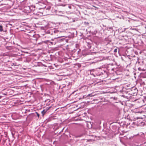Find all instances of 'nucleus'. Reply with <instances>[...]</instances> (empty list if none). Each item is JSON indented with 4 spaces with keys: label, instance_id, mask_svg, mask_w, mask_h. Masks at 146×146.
<instances>
[{
    "label": "nucleus",
    "instance_id": "16",
    "mask_svg": "<svg viewBox=\"0 0 146 146\" xmlns=\"http://www.w3.org/2000/svg\"><path fill=\"white\" fill-rule=\"evenodd\" d=\"M41 29L44 30H46L48 29L49 28V25H46L44 26L41 27Z\"/></svg>",
    "mask_w": 146,
    "mask_h": 146
},
{
    "label": "nucleus",
    "instance_id": "34",
    "mask_svg": "<svg viewBox=\"0 0 146 146\" xmlns=\"http://www.w3.org/2000/svg\"><path fill=\"white\" fill-rule=\"evenodd\" d=\"M47 41V42H48V40H47V41Z\"/></svg>",
    "mask_w": 146,
    "mask_h": 146
},
{
    "label": "nucleus",
    "instance_id": "6",
    "mask_svg": "<svg viewBox=\"0 0 146 146\" xmlns=\"http://www.w3.org/2000/svg\"><path fill=\"white\" fill-rule=\"evenodd\" d=\"M51 108V107H47L45 109H44L41 112L42 116H43L46 113H48L49 112V110Z\"/></svg>",
    "mask_w": 146,
    "mask_h": 146
},
{
    "label": "nucleus",
    "instance_id": "19",
    "mask_svg": "<svg viewBox=\"0 0 146 146\" xmlns=\"http://www.w3.org/2000/svg\"><path fill=\"white\" fill-rule=\"evenodd\" d=\"M3 31V27L2 25H0V31L1 32Z\"/></svg>",
    "mask_w": 146,
    "mask_h": 146
},
{
    "label": "nucleus",
    "instance_id": "26",
    "mask_svg": "<svg viewBox=\"0 0 146 146\" xmlns=\"http://www.w3.org/2000/svg\"><path fill=\"white\" fill-rule=\"evenodd\" d=\"M146 142H145L143 144V146H146Z\"/></svg>",
    "mask_w": 146,
    "mask_h": 146
},
{
    "label": "nucleus",
    "instance_id": "36",
    "mask_svg": "<svg viewBox=\"0 0 146 146\" xmlns=\"http://www.w3.org/2000/svg\"><path fill=\"white\" fill-rule=\"evenodd\" d=\"M137 119H138V117H137Z\"/></svg>",
    "mask_w": 146,
    "mask_h": 146
},
{
    "label": "nucleus",
    "instance_id": "2",
    "mask_svg": "<svg viewBox=\"0 0 146 146\" xmlns=\"http://www.w3.org/2000/svg\"><path fill=\"white\" fill-rule=\"evenodd\" d=\"M132 88V87L131 86L129 87L124 86L122 88V90H120V92L123 93H125L126 94L125 95H128L127 94H128V93L129 92Z\"/></svg>",
    "mask_w": 146,
    "mask_h": 146
},
{
    "label": "nucleus",
    "instance_id": "23",
    "mask_svg": "<svg viewBox=\"0 0 146 146\" xmlns=\"http://www.w3.org/2000/svg\"><path fill=\"white\" fill-rule=\"evenodd\" d=\"M42 43H46V42L45 41H42V42L41 43V42H40V43H39V44H42Z\"/></svg>",
    "mask_w": 146,
    "mask_h": 146
},
{
    "label": "nucleus",
    "instance_id": "28",
    "mask_svg": "<svg viewBox=\"0 0 146 146\" xmlns=\"http://www.w3.org/2000/svg\"><path fill=\"white\" fill-rule=\"evenodd\" d=\"M68 8H69L70 9H71V6H68Z\"/></svg>",
    "mask_w": 146,
    "mask_h": 146
},
{
    "label": "nucleus",
    "instance_id": "22",
    "mask_svg": "<svg viewBox=\"0 0 146 146\" xmlns=\"http://www.w3.org/2000/svg\"><path fill=\"white\" fill-rule=\"evenodd\" d=\"M36 114L37 115V117H38V118H39V114L37 112H36Z\"/></svg>",
    "mask_w": 146,
    "mask_h": 146
},
{
    "label": "nucleus",
    "instance_id": "21",
    "mask_svg": "<svg viewBox=\"0 0 146 146\" xmlns=\"http://www.w3.org/2000/svg\"><path fill=\"white\" fill-rule=\"evenodd\" d=\"M84 23L86 25H88L89 24V23H88L86 22H84Z\"/></svg>",
    "mask_w": 146,
    "mask_h": 146
},
{
    "label": "nucleus",
    "instance_id": "38",
    "mask_svg": "<svg viewBox=\"0 0 146 146\" xmlns=\"http://www.w3.org/2000/svg\"><path fill=\"white\" fill-rule=\"evenodd\" d=\"M62 36L64 37V36Z\"/></svg>",
    "mask_w": 146,
    "mask_h": 146
},
{
    "label": "nucleus",
    "instance_id": "13",
    "mask_svg": "<svg viewBox=\"0 0 146 146\" xmlns=\"http://www.w3.org/2000/svg\"><path fill=\"white\" fill-rule=\"evenodd\" d=\"M95 69H92L90 70V74L91 75H92L93 76H94L95 77V74H94L95 73Z\"/></svg>",
    "mask_w": 146,
    "mask_h": 146
},
{
    "label": "nucleus",
    "instance_id": "24",
    "mask_svg": "<svg viewBox=\"0 0 146 146\" xmlns=\"http://www.w3.org/2000/svg\"><path fill=\"white\" fill-rule=\"evenodd\" d=\"M124 86H126L127 87H129L130 86V85L129 84L125 85Z\"/></svg>",
    "mask_w": 146,
    "mask_h": 146
},
{
    "label": "nucleus",
    "instance_id": "5",
    "mask_svg": "<svg viewBox=\"0 0 146 146\" xmlns=\"http://www.w3.org/2000/svg\"><path fill=\"white\" fill-rule=\"evenodd\" d=\"M96 53L95 52H92L91 54H89L88 56L90 57V60H93L97 57L96 56Z\"/></svg>",
    "mask_w": 146,
    "mask_h": 146
},
{
    "label": "nucleus",
    "instance_id": "30",
    "mask_svg": "<svg viewBox=\"0 0 146 146\" xmlns=\"http://www.w3.org/2000/svg\"><path fill=\"white\" fill-rule=\"evenodd\" d=\"M109 29H112V28L111 27H110L109 28Z\"/></svg>",
    "mask_w": 146,
    "mask_h": 146
},
{
    "label": "nucleus",
    "instance_id": "15",
    "mask_svg": "<svg viewBox=\"0 0 146 146\" xmlns=\"http://www.w3.org/2000/svg\"><path fill=\"white\" fill-rule=\"evenodd\" d=\"M2 38L3 39H4V40L5 42H8V41L11 39V37H9V38H8L7 37H3Z\"/></svg>",
    "mask_w": 146,
    "mask_h": 146
},
{
    "label": "nucleus",
    "instance_id": "17",
    "mask_svg": "<svg viewBox=\"0 0 146 146\" xmlns=\"http://www.w3.org/2000/svg\"><path fill=\"white\" fill-rule=\"evenodd\" d=\"M86 44L87 46L86 47V48L88 49L90 48L91 47V44L87 43Z\"/></svg>",
    "mask_w": 146,
    "mask_h": 146
},
{
    "label": "nucleus",
    "instance_id": "33",
    "mask_svg": "<svg viewBox=\"0 0 146 146\" xmlns=\"http://www.w3.org/2000/svg\"><path fill=\"white\" fill-rule=\"evenodd\" d=\"M1 96H0V99H1Z\"/></svg>",
    "mask_w": 146,
    "mask_h": 146
},
{
    "label": "nucleus",
    "instance_id": "37",
    "mask_svg": "<svg viewBox=\"0 0 146 146\" xmlns=\"http://www.w3.org/2000/svg\"><path fill=\"white\" fill-rule=\"evenodd\" d=\"M33 36H34V35H33Z\"/></svg>",
    "mask_w": 146,
    "mask_h": 146
},
{
    "label": "nucleus",
    "instance_id": "7",
    "mask_svg": "<svg viewBox=\"0 0 146 146\" xmlns=\"http://www.w3.org/2000/svg\"><path fill=\"white\" fill-rule=\"evenodd\" d=\"M83 38L85 40L86 44H92V40L91 39L89 38L88 37H83Z\"/></svg>",
    "mask_w": 146,
    "mask_h": 146
},
{
    "label": "nucleus",
    "instance_id": "3",
    "mask_svg": "<svg viewBox=\"0 0 146 146\" xmlns=\"http://www.w3.org/2000/svg\"><path fill=\"white\" fill-rule=\"evenodd\" d=\"M61 37H57V38H54V39H52V40H55V42H68V39H65V38H61Z\"/></svg>",
    "mask_w": 146,
    "mask_h": 146
},
{
    "label": "nucleus",
    "instance_id": "9",
    "mask_svg": "<svg viewBox=\"0 0 146 146\" xmlns=\"http://www.w3.org/2000/svg\"><path fill=\"white\" fill-rule=\"evenodd\" d=\"M109 75V73L107 71L103 70L102 72H101V76L103 75L104 77H107Z\"/></svg>",
    "mask_w": 146,
    "mask_h": 146
},
{
    "label": "nucleus",
    "instance_id": "31",
    "mask_svg": "<svg viewBox=\"0 0 146 146\" xmlns=\"http://www.w3.org/2000/svg\"><path fill=\"white\" fill-rule=\"evenodd\" d=\"M61 92H63L64 91H63V90H61Z\"/></svg>",
    "mask_w": 146,
    "mask_h": 146
},
{
    "label": "nucleus",
    "instance_id": "8",
    "mask_svg": "<svg viewBox=\"0 0 146 146\" xmlns=\"http://www.w3.org/2000/svg\"><path fill=\"white\" fill-rule=\"evenodd\" d=\"M113 65V64H109L107 67V69L108 71H110V70H111L112 71H115V70H114L115 68H114L111 67V66H112Z\"/></svg>",
    "mask_w": 146,
    "mask_h": 146
},
{
    "label": "nucleus",
    "instance_id": "39",
    "mask_svg": "<svg viewBox=\"0 0 146 146\" xmlns=\"http://www.w3.org/2000/svg\"><path fill=\"white\" fill-rule=\"evenodd\" d=\"M145 117H146V116H145Z\"/></svg>",
    "mask_w": 146,
    "mask_h": 146
},
{
    "label": "nucleus",
    "instance_id": "14",
    "mask_svg": "<svg viewBox=\"0 0 146 146\" xmlns=\"http://www.w3.org/2000/svg\"><path fill=\"white\" fill-rule=\"evenodd\" d=\"M5 47L7 49L9 50H11L13 49L14 48L13 46H6Z\"/></svg>",
    "mask_w": 146,
    "mask_h": 146
},
{
    "label": "nucleus",
    "instance_id": "35",
    "mask_svg": "<svg viewBox=\"0 0 146 146\" xmlns=\"http://www.w3.org/2000/svg\"><path fill=\"white\" fill-rule=\"evenodd\" d=\"M71 50V51H72V50Z\"/></svg>",
    "mask_w": 146,
    "mask_h": 146
},
{
    "label": "nucleus",
    "instance_id": "10",
    "mask_svg": "<svg viewBox=\"0 0 146 146\" xmlns=\"http://www.w3.org/2000/svg\"><path fill=\"white\" fill-rule=\"evenodd\" d=\"M111 40L109 37H107L104 40V42L108 44L111 42Z\"/></svg>",
    "mask_w": 146,
    "mask_h": 146
},
{
    "label": "nucleus",
    "instance_id": "12",
    "mask_svg": "<svg viewBox=\"0 0 146 146\" xmlns=\"http://www.w3.org/2000/svg\"><path fill=\"white\" fill-rule=\"evenodd\" d=\"M95 76H101V72L100 70H98L96 69H95Z\"/></svg>",
    "mask_w": 146,
    "mask_h": 146
},
{
    "label": "nucleus",
    "instance_id": "20",
    "mask_svg": "<svg viewBox=\"0 0 146 146\" xmlns=\"http://www.w3.org/2000/svg\"><path fill=\"white\" fill-rule=\"evenodd\" d=\"M117 48L114 49L113 51V52L115 53H116L117 52Z\"/></svg>",
    "mask_w": 146,
    "mask_h": 146
},
{
    "label": "nucleus",
    "instance_id": "18",
    "mask_svg": "<svg viewBox=\"0 0 146 146\" xmlns=\"http://www.w3.org/2000/svg\"><path fill=\"white\" fill-rule=\"evenodd\" d=\"M83 134H81L80 135H76L75 136V137L76 138L80 137H81L82 136H83Z\"/></svg>",
    "mask_w": 146,
    "mask_h": 146
},
{
    "label": "nucleus",
    "instance_id": "25",
    "mask_svg": "<svg viewBox=\"0 0 146 146\" xmlns=\"http://www.w3.org/2000/svg\"><path fill=\"white\" fill-rule=\"evenodd\" d=\"M51 8V7H48L46 9H47L49 10Z\"/></svg>",
    "mask_w": 146,
    "mask_h": 146
},
{
    "label": "nucleus",
    "instance_id": "4",
    "mask_svg": "<svg viewBox=\"0 0 146 146\" xmlns=\"http://www.w3.org/2000/svg\"><path fill=\"white\" fill-rule=\"evenodd\" d=\"M133 137H136L137 138L139 139V141H141L143 139L145 138V135L142 132H140L136 135H134Z\"/></svg>",
    "mask_w": 146,
    "mask_h": 146
},
{
    "label": "nucleus",
    "instance_id": "29",
    "mask_svg": "<svg viewBox=\"0 0 146 146\" xmlns=\"http://www.w3.org/2000/svg\"><path fill=\"white\" fill-rule=\"evenodd\" d=\"M91 94H88V96H91Z\"/></svg>",
    "mask_w": 146,
    "mask_h": 146
},
{
    "label": "nucleus",
    "instance_id": "27",
    "mask_svg": "<svg viewBox=\"0 0 146 146\" xmlns=\"http://www.w3.org/2000/svg\"><path fill=\"white\" fill-rule=\"evenodd\" d=\"M138 69L139 70H140V71L142 70V69L141 68H139Z\"/></svg>",
    "mask_w": 146,
    "mask_h": 146
},
{
    "label": "nucleus",
    "instance_id": "1",
    "mask_svg": "<svg viewBox=\"0 0 146 146\" xmlns=\"http://www.w3.org/2000/svg\"><path fill=\"white\" fill-rule=\"evenodd\" d=\"M137 90L135 87H132L131 91L128 94V95H123L122 96L126 98L127 99H129L131 96L132 94H136L137 93Z\"/></svg>",
    "mask_w": 146,
    "mask_h": 146
},
{
    "label": "nucleus",
    "instance_id": "11",
    "mask_svg": "<svg viewBox=\"0 0 146 146\" xmlns=\"http://www.w3.org/2000/svg\"><path fill=\"white\" fill-rule=\"evenodd\" d=\"M65 82H66V84H64L62 85V89L63 88H64L66 86H67L68 87L69 86L70 84V82H68V80H65Z\"/></svg>",
    "mask_w": 146,
    "mask_h": 146
},
{
    "label": "nucleus",
    "instance_id": "32",
    "mask_svg": "<svg viewBox=\"0 0 146 146\" xmlns=\"http://www.w3.org/2000/svg\"><path fill=\"white\" fill-rule=\"evenodd\" d=\"M28 7L30 9V7L29 6Z\"/></svg>",
    "mask_w": 146,
    "mask_h": 146
}]
</instances>
